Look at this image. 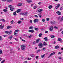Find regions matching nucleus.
<instances>
[{"instance_id":"obj_47","label":"nucleus","mask_w":63,"mask_h":63,"mask_svg":"<svg viewBox=\"0 0 63 63\" xmlns=\"http://www.w3.org/2000/svg\"><path fill=\"white\" fill-rule=\"evenodd\" d=\"M5 60H3L2 62H1V63H5Z\"/></svg>"},{"instance_id":"obj_34","label":"nucleus","mask_w":63,"mask_h":63,"mask_svg":"<svg viewBox=\"0 0 63 63\" xmlns=\"http://www.w3.org/2000/svg\"><path fill=\"white\" fill-rule=\"evenodd\" d=\"M43 45H44V46H47V44L46 43V42H45L43 43Z\"/></svg>"},{"instance_id":"obj_24","label":"nucleus","mask_w":63,"mask_h":63,"mask_svg":"<svg viewBox=\"0 0 63 63\" xmlns=\"http://www.w3.org/2000/svg\"><path fill=\"white\" fill-rule=\"evenodd\" d=\"M44 39L45 40V41H46V42H47V41H48L47 38V37H45L44 38Z\"/></svg>"},{"instance_id":"obj_63","label":"nucleus","mask_w":63,"mask_h":63,"mask_svg":"<svg viewBox=\"0 0 63 63\" xmlns=\"http://www.w3.org/2000/svg\"><path fill=\"white\" fill-rule=\"evenodd\" d=\"M58 20H60V16L58 17Z\"/></svg>"},{"instance_id":"obj_32","label":"nucleus","mask_w":63,"mask_h":63,"mask_svg":"<svg viewBox=\"0 0 63 63\" xmlns=\"http://www.w3.org/2000/svg\"><path fill=\"white\" fill-rule=\"evenodd\" d=\"M37 6H34L33 7L34 9H36L37 8Z\"/></svg>"},{"instance_id":"obj_61","label":"nucleus","mask_w":63,"mask_h":63,"mask_svg":"<svg viewBox=\"0 0 63 63\" xmlns=\"http://www.w3.org/2000/svg\"><path fill=\"white\" fill-rule=\"evenodd\" d=\"M62 53V52H59L58 53V54H61Z\"/></svg>"},{"instance_id":"obj_17","label":"nucleus","mask_w":63,"mask_h":63,"mask_svg":"<svg viewBox=\"0 0 63 63\" xmlns=\"http://www.w3.org/2000/svg\"><path fill=\"white\" fill-rule=\"evenodd\" d=\"M40 39H37V40L36 41V43H39V41H40Z\"/></svg>"},{"instance_id":"obj_14","label":"nucleus","mask_w":63,"mask_h":63,"mask_svg":"<svg viewBox=\"0 0 63 63\" xmlns=\"http://www.w3.org/2000/svg\"><path fill=\"white\" fill-rule=\"evenodd\" d=\"M10 9V11H14V10L15 8L11 7Z\"/></svg>"},{"instance_id":"obj_58","label":"nucleus","mask_w":63,"mask_h":63,"mask_svg":"<svg viewBox=\"0 0 63 63\" xmlns=\"http://www.w3.org/2000/svg\"><path fill=\"white\" fill-rule=\"evenodd\" d=\"M30 23H32V20H31L30 21Z\"/></svg>"},{"instance_id":"obj_38","label":"nucleus","mask_w":63,"mask_h":63,"mask_svg":"<svg viewBox=\"0 0 63 63\" xmlns=\"http://www.w3.org/2000/svg\"><path fill=\"white\" fill-rule=\"evenodd\" d=\"M9 33V32L8 31L5 32V33H6V34H8Z\"/></svg>"},{"instance_id":"obj_54","label":"nucleus","mask_w":63,"mask_h":63,"mask_svg":"<svg viewBox=\"0 0 63 63\" xmlns=\"http://www.w3.org/2000/svg\"><path fill=\"white\" fill-rule=\"evenodd\" d=\"M32 35H31L30 36H29V38H31V37H32Z\"/></svg>"},{"instance_id":"obj_26","label":"nucleus","mask_w":63,"mask_h":63,"mask_svg":"<svg viewBox=\"0 0 63 63\" xmlns=\"http://www.w3.org/2000/svg\"><path fill=\"white\" fill-rule=\"evenodd\" d=\"M42 10H43L42 9H40L38 10V13H40V12H41L42 11Z\"/></svg>"},{"instance_id":"obj_21","label":"nucleus","mask_w":63,"mask_h":63,"mask_svg":"<svg viewBox=\"0 0 63 63\" xmlns=\"http://www.w3.org/2000/svg\"><path fill=\"white\" fill-rule=\"evenodd\" d=\"M3 11V12H7L8 11V10L6 9H4Z\"/></svg>"},{"instance_id":"obj_48","label":"nucleus","mask_w":63,"mask_h":63,"mask_svg":"<svg viewBox=\"0 0 63 63\" xmlns=\"http://www.w3.org/2000/svg\"><path fill=\"white\" fill-rule=\"evenodd\" d=\"M54 28H55V29H58V28L57 27L54 26Z\"/></svg>"},{"instance_id":"obj_55","label":"nucleus","mask_w":63,"mask_h":63,"mask_svg":"<svg viewBox=\"0 0 63 63\" xmlns=\"http://www.w3.org/2000/svg\"><path fill=\"white\" fill-rule=\"evenodd\" d=\"M20 15H24V13H20L19 14Z\"/></svg>"},{"instance_id":"obj_7","label":"nucleus","mask_w":63,"mask_h":63,"mask_svg":"<svg viewBox=\"0 0 63 63\" xmlns=\"http://www.w3.org/2000/svg\"><path fill=\"white\" fill-rule=\"evenodd\" d=\"M2 26V24H1L0 25V29H3L4 28V25H3V26Z\"/></svg>"},{"instance_id":"obj_10","label":"nucleus","mask_w":63,"mask_h":63,"mask_svg":"<svg viewBox=\"0 0 63 63\" xmlns=\"http://www.w3.org/2000/svg\"><path fill=\"white\" fill-rule=\"evenodd\" d=\"M56 13H57V14L59 15H61V12L59 11L57 12H56Z\"/></svg>"},{"instance_id":"obj_30","label":"nucleus","mask_w":63,"mask_h":63,"mask_svg":"<svg viewBox=\"0 0 63 63\" xmlns=\"http://www.w3.org/2000/svg\"><path fill=\"white\" fill-rule=\"evenodd\" d=\"M42 33H40L38 35L39 37H42Z\"/></svg>"},{"instance_id":"obj_45","label":"nucleus","mask_w":63,"mask_h":63,"mask_svg":"<svg viewBox=\"0 0 63 63\" xmlns=\"http://www.w3.org/2000/svg\"><path fill=\"white\" fill-rule=\"evenodd\" d=\"M2 50H0V54H2Z\"/></svg>"},{"instance_id":"obj_20","label":"nucleus","mask_w":63,"mask_h":63,"mask_svg":"<svg viewBox=\"0 0 63 63\" xmlns=\"http://www.w3.org/2000/svg\"><path fill=\"white\" fill-rule=\"evenodd\" d=\"M34 29L36 31H38V30H39V29L38 28H35Z\"/></svg>"},{"instance_id":"obj_15","label":"nucleus","mask_w":63,"mask_h":63,"mask_svg":"<svg viewBox=\"0 0 63 63\" xmlns=\"http://www.w3.org/2000/svg\"><path fill=\"white\" fill-rule=\"evenodd\" d=\"M52 6L51 5H50L48 7V8L49 9H50L52 8Z\"/></svg>"},{"instance_id":"obj_43","label":"nucleus","mask_w":63,"mask_h":63,"mask_svg":"<svg viewBox=\"0 0 63 63\" xmlns=\"http://www.w3.org/2000/svg\"><path fill=\"white\" fill-rule=\"evenodd\" d=\"M19 31V30H15V32H18Z\"/></svg>"},{"instance_id":"obj_11","label":"nucleus","mask_w":63,"mask_h":63,"mask_svg":"<svg viewBox=\"0 0 63 63\" xmlns=\"http://www.w3.org/2000/svg\"><path fill=\"white\" fill-rule=\"evenodd\" d=\"M16 12H17V13H19V12H21V10L20 9H19L17 10Z\"/></svg>"},{"instance_id":"obj_46","label":"nucleus","mask_w":63,"mask_h":63,"mask_svg":"<svg viewBox=\"0 0 63 63\" xmlns=\"http://www.w3.org/2000/svg\"><path fill=\"white\" fill-rule=\"evenodd\" d=\"M2 36H0V41H1L2 40Z\"/></svg>"},{"instance_id":"obj_3","label":"nucleus","mask_w":63,"mask_h":63,"mask_svg":"<svg viewBox=\"0 0 63 63\" xmlns=\"http://www.w3.org/2000/svg\"><path fill=\"white\" fill-rule=\"evenodd\" d=\"M54 54H55V52H54L52 53L51 54H50L49 57H48V58H49V57H50V56H52V55H54Z\"/></svg>"},{"instance_id":"obj_28","label":"nucleus","mask_w":63,"mask_h":63,"mask_svg":"<svg viewBox=\"0 0 63 63\" xmlns=\"http://www.w3.org/2000/svg\"><path fill=\"white\" fill-rule=\"evenodd\" d=\"M63 16L61 17V18L60 20V21H63Z\"/></svg>"},{"instance_id":"obj_31","label":"nucleus","mask_w":63,"mask_h":63,"mask_svg":"<svg viewBox=\"0 0 63 63\" xmlns=\"http://www.w3.org/2000/svg\"><path fill=\"white\" fill-rule=\"evenodd\" d=\"M24 16H27V13H24Z\"/></svg>"},{"instance_id":"obj_51","label":"nucleus","mask_w":63,"mask_h":63,"mask_svg":"<svg viewBox=\"0 0 63 63\" xmlns=\"http://www.w3.org/2000/svg\"><path fill=\"white\" fill-rule=\"evenodd\" d=\"M34 16L35 17H38V16H37V15H35Z\"/></svg>"},{"instance_id":"obj_6","label":"nucleus","mask_w":63,"mask_h":63,"mask_svg":"<svg viewBox=\"0 0 63 63\" xmlns=\"http://www.w3.org/2000/svg\"><path fill=\"white\" fill-rule=\"evenodd\" d=\"M29 32H32V33H34V31L33 30H29Z\"/></svg>"},{"instance_id":"obj_16","label":"nucleus","mask_w":63,"mask_h":63,"mask_svg":"<svg viewBox=\"0 0 63 63\" xmlns=\"http://www.w3.org/2000/svg\"><path fill=\"white\" fill-rule=\"evenodd\" d=\"M26 1L28 3H31L32 2V1H31V0H27Z\"/></svg>"},{"instance_id":"obj_44","label":"nucleus","mask_w":63,"mask_h":63,"mask_svg":"<svg viewBox=\"0 0 63 63\" xmlns=\"http://www.w3.org/2000/svg\"><path fill=\"white\" fill-rule=\"evenodd\" d=\"M41 51V50H38L36 51L37 53H38V52H40Z\"/></svg>"},{"instance_id":"obj_50","label":"nucleus","mask_w":63,"mask_h":63,"mask_svg":"<svg viewBox=\"0 0 63 63\" xmlns=\"http://www.w3.org/2000/svg\"><path fill=\"white\" fill-rule=\"evenodd\" d=\"M12 5H10L8 7L10 8H10H12Z\"/></svg>"},{"instance_id":"obj_60","label":"nucleus","mask_w":63,"mask_h":63,"mask_svg":"<svg viewBox=\"0 0 63 63\" xmlns=\"http://www.w3.org/2000/svg\"><path fill=\"white\" fill-rule=\"evenodd\" d=\"M22 41H23V42H26V41L24 40L23 39H22Z\"/></svg>"},{"instance_id":"obj_5","label":"nucleus","mask_w":63,"mask_h":63,"mask_svg":"<svg viewBox=\"0 0 63 63\" xmlns=\"http://www.w3.org/2000/svg\"><path fill=\"white\" fill-rule=\"evenodd\" d=\"M49 30L50 31H52L53 30V26H51L49 29Z\"/></svg>"},{"instance_id":"obj_64","label":"nucleus","mask_w":63,"mask_h":63,"mask_svg":"<svg viewBox=\"0 0 63 63\" xmlns=\"http://www.w3.org/2000/svg\"><path fill=\"white\" fill-rule=\"evenodd\" d=\"M39 56H37L36 57V59H38V57H39Z\"/></svg>"},{"instance_id":"obj_25","label":"nucleus","mask_w":63,"mask_h":63,"mask_svg":"<svg viewBox=\"0 0 63 63\" xmlns=\"http://www.w3.org/2000/svg\"><path fill=\"white\" fill-rule=\"evenodd\" d=\"M38 15L39 16L40 18H42V15H41L38 14Z\"/></svg>"},{"instance_id":"obj_18","label":"nucleus","mask_w":63,"mask_h":63,"mask_svg":"<svg viewBox=\"0 0 63 63\" xmlns=\"http://www.w3.org/2000/svg\"><path fill=\"white\" fill-rule=\"evenodd\" d=\"M13 36L12 35H11V36H9L8 38V39H10V40H12V38L13 37Z\"/></svg>"},{"instance_id":"obj_1","label":"nucleus","mask_w":63,"mask_h":63,"mask_svg":"<svg viewBox=\"0 0 63 63\" xmlns=\"http://www.w3.org/2000/svg\"><path fill=\"white\" fill-rule=\"evenodd\" d=\"M26 47L24 45H23L21 46V49L22 50L25 49V48Z\"/></svg>"},{"instance_id":"obj_42","label":"nucleus","mask_w":63,"mask_h":63,"mask_svg":"<svg viewBox=\"0 0 63 63\" xmlns=\"http://www.w3.org/2000/svg\"><path fill=\"white\" fill-rule=\"evenodd\" d=\"M13 14L14 16H16V11L14 12Z\"/></svg>"},{"instance_id":"obj_19","label":"nucleus","mask_w":63,"mask_h":63,"mask_svg":"<svg viewBox=\"0 0 63 63\" xmlns=\"http://www.w3.org/2000/svg\"><path fill=\"white\" fill-rule=\"evenodd\" d=\"M46 56V54H44V55H43L41 56V58H43L45 56Z\"/></svg>"},{"instance_id":"obj_57","label":"nucleus","mask_w":63,"mask_h":63,"mask_svg":"<svg viewBox=\"0 0 63 63\" xmlns=\"http://www.w3.org/2000/svg\"><path fill=\"white\" fill-rule=\"evenodd\" d=\"M3 36L4 37H7V35H3Z\"/></svg>"},{"instance_id":"obj_62","label":"nucleus","mask_w":63,"mask_h":63,"mask_svg":"<svg viewBox=\"0 0 63 63\" xmlns=\"http://www.w3.org/2000/svg\"><path fill=\"white\" fill-rule=\"evenodd\" d=\"M62 9H63L62 8V7H61L60 9V10H61H61H62Z\"/></svg>"},{"instance_id":"obj_9","label":"nucleus","mask_w":63,"mask_h":63,"mask_svg":"<svg viewBox=\"0 0 63 63\" xmlns=\"http://www.w3.org/2000/svg\"><path fill=\"white\" fill-rule=\"evenodd\" d=\"M50 23H51V24H54L56 23V22L55 21L52 22L51 21H50Z\"/></svg>"},{"instance_id":"obj_23","label":"nucleus","mask_w":63,"mask_h":63,"mask_svg":"<svg viewBox=\"0 0 63 63\" xmlns=\"http://www.w3.org/2000/svg\"><path fill=\"white\" fill-rule=\"evenodd\" d=\"M30 56L32 57H34L35 56V55L33 54H31L30 55Z\"/></svg>"},{"instance_id":"obj_22","label":"nucleus","mask_w":63,"mask_h":63,"mask_svg":"<svg viewBox=\"0 0 63 63\" xmlns=\"http://www.w3.org/2000/svg\"><path fill=\"white\" fill-rule=\"evenodd\" d=\"M59 47V46H55V49L58 48Z\"/></svg>"},{"instance_id":"obj_49","label":"nucleus","mask_w":63,"mask_h":63,"mask_svg":"<svg viewBox=\"0 0 63 63\" xmlns=\"http://www.w3.org/2000/svg\"><path fill=\"white\" fill-rule=\"evenodd\" d=\"M46 20L47 21H48L49 20V18H46Z\"/></svg>"},{"instance_id":"obj_8","label":"nucleus","mask_w":63,"mask_h":63,"mask_svg":"<svg viewBox=\"0 0 63 63\" xmlns=\"http://www.w3.org/2000/svg\"><path fill=\"white\" fill-rule=\"evenodd\" d=\"M60 4H59L57 5V6H56V9H58V8H59V7H60Z\"/></svg>"},{"instance_id":"obj_33","label":"nucleus","mask_w":63,"mask_h":63,"mask_svg":"<svg viewBox=\"0 0 63 63\" xmlns=\"http://www.w3.org/2000/svg\"><path fill=\"white\" fill-rule=\"evenodd\" d=\"M13 39L16 40V41H18V40L17 39H16V38H15V37H13Z\"/></svg>"},{"instance_id":"obj_56","label":"nucleus","mask_w":63,"mask_h":63,"mask_svg":"<svg viewBox=\"0 0 63 63\" xmlns=\"http://www.w3.org/2000/svg\"><path fill=\"white\" fill-rule=\"evenodd\" d=\"M42 21L43 22H45V20L44 19H42Z\"/></svg>"},{"instance_id":"obj_59","label":"nucleus","mask_w":63,"mask_h":63,"mask_svg":"<svg viewBox=\"0 0 63 63\" xmlns=\"http://www.w3.org/2000/svg\"><path fill=\"white\" fill-rule=\"evenodd\" d=\"M58 58L59 59H61L62 58L61 57H59Z\"/></svg>"},{"instance_id":"obj_13","label":"nucleus","mask_w":63,"mask_h":63,"mask_svg":"<svg viewBox=\"0 0 63 63\" xmlns=\"http://www.w3.org/2000/svg\"><path fill=\"white\" fill-rule=\"evenodd\" d=\"M22 5V3H19L17 5V6H18V7H20V6H21Z\"/></svg>"},{"instance_id":"obj_52","label":"nucleus","mask_w":63,"mask_h":63,"mask_svg":"<svg viewBox=\"0 0 63 63\" xmlns=\"http://www.w3.org/2000/svg\"><path fill=\"white\" fill-rule=\"evenodd\" d=\"M36 42L35 41L33 43V44H34V45H35V44H36Z\"/></svg>"},{"instance_id":"obj_12","label":"nucleus","mask_w":63,"mask_h":63,"mask_svg":"<svg viewBox=\"0 0 63 63\" xmlns=\"http://www.w3.org/2000/svg\"><path fill=\"white\" fill-rule=\"evenodd\" d=\"M58 41H60V42H62V39H61L60 38H59L58 39Z\"/></svg>"},{"instance_id":"obj_2","label":"nucleus","mask_w":63,"mask_h":63,"mask_svg":"<svg viewBox=\"0 0 63 63\" xmlns=\"http://www.w3.org/2000/svg\"><path fill=\"white\" fill-rule=\"evenodd\" d=\"M38 46L39 47V48H41V47H43V44H42V43H41L39 44Z\"/></svg>"},{"instance_id":"obj_37","label":"nucleus","mask_w":63,"mask_h":63,"mask_svg":"<svg viewBox=\"0 0 63 63\" xmlns=\"http://www.w3.org/2000/svg\"><path fill=\"white\" fill-rule=\"evenodd\" d=\"M50 37L51 38H53L55 37V36L53 35H52Z\"/></svg>"},{"instance_id":"obj_29","label":"nucleus","mask_w":63,"mask_h":63,"mask_svg":"<svg viewBox=\"0 0 63 63\" xmlns=\"http://www.w3.org/2000/svg\"><path fill=\"white\" fill-rule=\"evenodd\" d=\"M1 20L2 21H3V22H5V20L3 19H1Z\"/></svg>"},{"instance_id":"obj_53","label":"nucleus","mask_w":63,"mask_h":63,"mask_svg":"<svg viewBox=\"0 0 63 63\" xmlns=\"http://www.w3.org/2000/svg\"><path fill=\"white\" fill-rule=\"evenodd\" d=\"M47 49L45 47V48H43L42 49L43 50H46V49Z\"/></svg>"},{"instance_id":"obj_36","label":"nucleus","mask_w":63,"mask_h":63,"mask_svg":"<svg viewBox=\"0 0 63 63\" xmlns=\"http://www.w3.org/2000/svg\"><path fill=\"white\" fill-rule=\"evenodd\" d=\"M7 2H12V1H13V0H7Z\"/></svg>"},{"instance_id":"obj_41","label":"nucleus","mask_w":63,"mask_h":63,"mask_svg":"<svg viewBox=\"0 0 63 63\" xmlns=\"http://www.w3.org/2000/svg\"><path fill=\"white\" fill-rule=\"evenodd\" d=\"M21 23V21H18L17 23L18 24H20V23Z\"/></svg>"},{"instance_id":"obj_4","label":"nucleus","mask_w":63,"mask_h":63,"mask_svg":"<svg viewBox=\"0 0 63 63\" xmlns=\"http://www.w3.org/2000/svg\"><path fill=\"white\" fill-rule=\"evenodd\" d=\"M39 21V19H36L34 20V23L35 22H38Z\"/></svg>"},{"instance_id":"obj_27","label":"nucleus","mask_w":63,"mask_h":63,"mask_svg":"<svg viewBox=\"0 0 63 63\" xmlns=\"http://www.w3.org/2000/svg\"><path fill=\"white\" fill-rule=\"evenodd\" d=\"M17 33H16L15 32H14V34L16 36H17L18 35H17Z\"/></svg>"},{"instance_id":"obj_35","label":"nucleus","mask_w":63,"mask_h":63,"mask_svg":"<svg viewBox=\"0 0 63 63\" xmlns=\"http://www.w3.org/2000/svg\"><path fill=\"white\" fill-rule=\"evenodd\" d=\"M12 32H13V31H10L9 32V33L8 34V35L11 34Z\"/></svg>"},{"instance_id":"obj_39","label":"nucleus","mask_w":63,"mask_h":63,"mask_svg":"<svg viewBox=\"0 0 63 63\" xmlns=\"http://www.w3.org/2000/svg\"><path fill=\"white\" fill-rule=\"evenodd\" d=\"M11 26H8L7 27V29H9L10 28H11Z\"/></svg>"},{"instance_id":"obj_40","label":"nucleus","mask_w":63,"mask_h":63,"mask_svg":"<svg viewBox=\"0 0 63 63\" xmlns=\"http://www.w3.org/2000/svg\"><path fill=\"white\" fill-rule=\"evenodd\" d=\"M33 29V27L31 26L29 28L30 29Z\"/></svg>"}]
</instances>
